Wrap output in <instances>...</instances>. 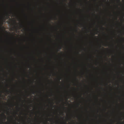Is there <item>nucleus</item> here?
I'll use <instances>...</instances> for the list:
<instances>
[{"label": "nucleus", "mask_w": 124, "mask_h": 124, "mask_svg": "<svg viewBox=\"0 0 124 124\" xmlns=\"http://www.w3.org/2000/svg\"><path fill=\"white\" fill-rule=\"evenodd\" d=\"M60 79H59V81L60 82Z\"/></svg>", "instance_id": "9"}, {"label": "nucleus", "mask_w": 124, "mask_h": 124, "mask_svg": "<svg viewBox=\"0 0 124 124\" xmlns=\"http://www.w3.org/2000/svg\"><path fill=\"white\" fill-rule=\"evenodd\" d=\"M5 123H6V124H7V123L6 122H5Z\"/></svg>", "instance_id": "13"}, {"label": "nucleus", "mask_w": 124, "mask_h": 124, "mask_svg": "<svg viewBox=\"0 0 124 124\" xmlns=\"http://www.w3.org/2000/svg\"><path fill=\"white\" fill-rule=\"evenodd\" d=\"M97 32L98 33H99V31H97Z\"/></svg>", "instance_id": "11"}, {"label": "nucleus", "mask_w": 124, "mask_h": 124, "mask_svg": "<svg viewBox=\"0 0 124 124\" xmlns=\"http://www.w3.org/2000/svg\"><path fill=\"white\" fill-rule=\"evenodd\" d=\"M38 124H40V122H39Z\"/></svg>", "instance_id": "8"}, {"label": "nucleus", "mask_w": 124, "mask_h": 124, "mask_svg": "<svg viewBox=\"0 0 124 124\" xmlns=\"http://www.w3.org/2000/svg\"><path fill=\"white\" fill-rule=\"evenodd\" d=\"M59 50H58L57 51H59V50L60 49H61V47H59Z\"/></svg>", "instance_id": "3"}, {"label": "nucleus", "mask_w": 124, "mask_h": 124, "mask_svg": "<svg viewBox=\"0 0 124 124\" xmlns=\"http://www.w3.org/2000/svg\"><path fill=\"white\" fill-rule=\"evenodd\" d=\"M65 124H67L66 122H65Z\"/></svg>", "instance_id": "12"}, {"label": "nucleus", "mask_w": 124, "mask_h": 124, "mask_svg": "<svg viewBox=\"0 0 124 124\" xmlns=\"http://www.w3.org/2000/svg\"><path fill=\"white\" fill-rule=\"evenodd\" d=\"M35 93V92H34V91H32V93L33 94H34Z\"/></svg>", "instance_id": "6"}, {"label": "nucleus", "mask_w": 124, "mask_h": 124, "mask_svg": "<svg viewBox=\"0 0 124 124\" xmlns=\"http://www.w3.org/2000/svg\"><path fill=\"white\" fill-rule=\"evenodd\" d=\"M3 115L6 118V116H5V115L4 114H3Z\"/></svg>", "instance_id": "7"}, {"label": "nucleus", "mask_w": 124, "mask_h": 124, "mask_svg": "<svg viewBox=\"0 0 124 124\" xmlns=\"http://www.w3.org/2000/svg\"><path fill=\"white\" fill-rule=\"evenodd\" d=\"M16 27L17 28L18 27V26H16Z\"/></svg>", "instance_id": "14"}, {"label": "nucleus", "mask_w": 124, "mask_h": 124, "mask_svg": "<svg viewBox=\"0 0 124 124\" xmlns=\"http://www.w3.org/2000/svg\"><path fill=\"white\" fill-rule=\"evenodd\" d=\"M117 1L118 2H119V3H121V2L120 1V0H117Z\"/></svg>", "instance_id": "2"}, {"label": "nucleus", "mask_w": 124, "mask_h": 124, "mask_svg": "<svg viewBox=\"0 0 124 124\" xmlns=\"http://www.w3.org/2000/svg\"><path fill=\"white\" fill-rule=\"evenodd\" d=\"M104 46H107V45L106 44H104Z\"/></svg>", "instance_id": "5"}, {"label": "nucleus", "mask_w": 124, "mask_h": 124, "mask_svg": "<svg viewBox=\"0 0 124 124\" xmlns=\"http://www.w3.org/2000/svg\"><path fill=\"white\" fill-rule=\"evenodd\" d=\"M53 104H52V106H53Z\"/></svg>", "instance_id": "15"}, {"label": "nucleus", "mask_w": 124, "mask_h": 124, "mask_svg": "<svg viewBox=\"0 0 124 124\" xmlns=\"http://www.w3.org/2000/svg\"><path fill=\"white\" fill-rule=\"evenodd\" d=\"M20 27H21L22 28V27H23V25L22 24H21L20 25Z\"/></svg>", "instance_id": "4"}, {"label": "nucleus", "mask_w": 124, "mask_h": 124, "mask_svg": "<svg viewBox=\"0 0 124 124\" xmlns=\"http://www.w3.org/2000/svg\"><path fill=\"white\" fill-rule=\"evenodd\" d=\"M78 106L79 105V104H78Z\"/></svg>", "instance_id": "16"}, {"label": "nucleus", "mask_w": 124, "mask_h": 124, "mask_svg": "<svg viewBox=\"0 0 124 124\" xmlns=\"http://www.w3.org/2000/svg\"><path fill=\"white\" fill-rule=\"evenodd\" d=\"M96 34H98V33H96Z\"/></svg>", "instance_id": "10"}, {"label": "nucleus", "mask_w": 124, "mask_h": 124, "mask_svg": "<svg viewBox=\"0 0 124 124\" xmlns=\"http://www.w3.org/2000/svg\"><path fill=\"white\" fill-rule=\"evenodd\" d=\"M6 92H8V93H9V92H10V91L8 90V89H7L6 91Z\"/></svg>", "instance_id": "1"}]
</instances>
